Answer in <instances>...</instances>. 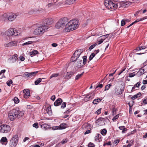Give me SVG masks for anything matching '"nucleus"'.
Returning <instances> with one entry per match:
<instances>
[{"instance_id": "obj_9", "label": "nucleus", "mask_w": 147, "mask_h": 147, "mask_svg": "<svg viewBox=\"0 0 147 147\" xmlns=\"http://www.w3.org/2000/svg\"><path fill=\"white\" fill-rule=\"evenodd\" d=\"M147 72V64L143 68L140 69L136 74L138 76H140L144 73Z\"/></svg>"}, {"instance_id": "obj_49", "label": "nucleus", "mask_w": 147, "mask_h": 147, "mask_svg": "<svg viewBox=\"0 0 147 147\" xmlns=\"http://www.w3.org/2000/svg\"><path fill=\"white\" fill-rule=\"evenodd\" d=\"M97 45V44L95 43L93 45H91L89 47V50L90 51L92 49L94 48Z\"/></svg>"}, {"instance_id": "obj_60", "label": "nucleus", "mask_w": 147, "mask_h": 147, "mask_svg": "<svg viewBox=\"0 0 147 147\" xmlns=\"http://www.w3.org/2000/svg\"><path fill=\"white\" fill-rule=\"evenodd\" d=\"M135 75L134 73H131L129 74V78H131L134 77Z\"/></svg>"}, {"instance_id": "obj_21", "label": "nucleus", "mask_w": 147, "mask_h": 147, "mask_svg": "<svg viewBox=\"0 0 147 147\" xmlns=\"http://www.w3.org/2000/svg\"><path fill=\"white\" fill-rule=\"evenodd\" d=\"M76 0H66L65 2V4L69 5L74 3Z\"/></svg>"}, {"instance_id": "obj_25", "label": "nucleus", "mask_w": 147, "mask_h": 147, "mask_svg": "<svg viewBox=\"0 0 147 147\" xmlns=\"http://www.w3.org/2000/svg\"><path fill=\"white\" fill-rule=\"evenodd\" d=\"M82 63V60L78 62L77 66L79 68L83 67L84 66V65H83Z\"/></svg>"}, {"instance_id": "obj_34", "label": "nucleus", "mask_w": 147, "mask_h": 147, "mask_svg": "<svg viewBox=\"0 0 147 147\" xmlns=\"http://www.w3.org/2000/svg\"><path fill=\"white\" fill-rule=\"evenodd\" d=\"M85 97H84V100L85 101H88L91 99L88 94L86 95H85Z\"/></svg>"}, {"instance_id": "obj_29", "label": "nucleus", "mask_w": 147, "mask_h": 147, "mask_svg": "<svg viewBox=\"0 0 147 147\" xmlns=\"http://www.w3.org/2000/svg\"><path fill=\"white\" fill-rule=\"evenodd\" d=\"M146 49V47L145 46H142L137 47L136 50V51H140L142 49Z\"/></svg>"}, {"instance_id": "obj_50", "label": "nucleus", "mask_w": 147, "mask_h": 147, "mask_svg": "<svg viewBox=\"0 0 147 147\" xmlns=\"http://www.w3.org/2000/svg\"><path fill=\"white\" fill-rule=\"evenodd\" d=\"M111 86V84H109L108 85H106L105 87V90L106 91L108 90L110 88Z\"/></svg>"}, {"instance_id": "obj_47", "label": "nucleus", "mask_w": 147, "mask_h": 147, "mask_svg": "<svg viewBox=\"0 0 147 147\" xmlns=\"http://www.w3.org/2000/svg\"><path fill=\"white\" fill-rule=\"evenodd\" d=\"M13 100L14 101L15 103L16 104L18 103L19 102V100L17 97H15Z\"/></svg>"}, {"instance_id": "obj_12", "label": "nucleus", "mask_w": 147, "mask_h": 147, "mask_svg": "<svg viewBox=\"0 0 147 147\" xmlns=\"http://www.w3.org/2000/svg\"><path fill=\"white\" fill-rule=\"evenodd\" d=\"M17 56V54H15L13 55L12 57L9 58L8 59L9 62L10 63H13L16 62L18 59Z\"/></svg>"}, {"instance_id": "obj_10", "label": "nucleus", "mask_w": 147, "mask_h": 147, "mask_svg": "<svg viewBox=\"0 0 147 147\" xmlns=\"http://www.w3.org/2000/svg\"><path fill=\"white\" fill-rule=\"evenodd\" d=\"M18 14L13 13H8V20L10 22L14 20L18 16Z\"/></svg>"}, {"instance_id": "obj_33", "label": "nucleus", "mask_w": 147, "mask_h": 147, "mask_svg": "<svg viewBox=\"0 0 147 147\" xmlns=\"http://www.w3.org/2000/svg\"><path fill=\"white\" fill-rule=\"evenodd\" d=\"M18 113L17 114V117L20 118L22 116L24 115V113L18 110Z\"/></svg>"}, {"instance_id": "obj_64", "label": "nucleus", "mask_w": 147, "mask_h": 147, "mask_svg": "<svg viewBox=\"0 0 147 147\" xmlns=\"http://www.w3.org/2000/svg\"><path fill=\"white\" fill-rule=\"evenodd\" d=\"M143 102L145 104H147V98H145L143 101Z\"/></svg>"}, {"instance_id": "obj_45", "label": "nucleus", "mask_w": 147, "mask_h": 147, "mask_svg": "<svg viewBox=\"0 0 147 147\" xmlns=\"http://www.w3.org/2000/svg\"><path fill=\"white\" fill-rule=\"evenodd\" d=\"M107 131L106 129H103L101 132V134L103 135H105L107 134Z\"/></svg>"}, {"instance_id": "obj_23", "label": "nucleus", "mask_w": 147, "mask_h": 147, "mask_svg": "<svg viewBox=\"0 0 147 147\" xmlns=\"http://www.w3.org/2000/svg\"><path fill=\"white\" fill-rule=\"evenodd\" d=\"M101 135L99 134H98L94 138L95 140L97 142H100L101 139Z\"/></svg>"}, {"instance_id": "obj_11", "label": "nucleus", "mask_w": 147, "mask_h": 147, "mask_svg": "<svg viewBox=\"0 0 147 147\" xmlns=\"http://www.w3.org/2000/svg\"><path fill=\"white\" fill-rule=\"evenodd\" d=\"M38 72V71H37L33 72L30 73L28 72H26L24 73V77H27L30 78L32 76H35Z\"/></svg>"}, {"instance_id": "obj_2", "label": "nucleus", "mask_w": 147, "mask_h": 147, "mask_svg": "<svg viewBox=\"0 0 147 147\" xmlns=\"http://www.w3.org/2000/svg\"><path fill=\"white\" fill-rule=\"evenodd\" d=\"M104 3L106 7L111 11L114 10L117 7V4L114 3L110 0H105Z\"/></svg>"}, {"instance_id": "obj_54", "label": "nucleus", "mask_w": 147, "mask_h": 147, "mask_svg": "<svg viewBox=\"0 0 147 147\" xmlns=\"http://www.w3.org/2000/svg\"><path fill=\"white\" fill-rule=\"evenodd\" d=\"M141 84V82H137L136 84H135L134 85V86L137 87V88H138L140 86V85Z\"/></svg>"}, {"instance_id": "obj_31", "label": "nucleus", "mask_w": 147, "mask_h": 147, "mask_svg": "<svg viewBox=\"0 0 147 147\" xmlns=\"http://www.w3.org/2000/svg\"><path fill=\"white\" fill-rule=\"evenodd\" d=\"M10 42L11 46H16L17 45L18 42L16 41H13Z\"/></svg>"}, {"instance_id": "obj_51", "label": "nucleus", "mask_w": 147, "mask_h": 147, "mask_svg": "<svg viewBox=\"0 0 147 147\" xmlns=\"http://www.w3.org/2000/svg\"><path fill=\"white\" fill-rule=\"evenodd\" d=\"M12 80H11L8 81L6 82V84H7V85L8 86H10L11 84H12Z\"/></svg>"}, {"instance_id": "obj_43", "label": "nucleus", "mask_w": 147, "mask_h": 147, "mask_svg": "<svg viewBox=\"0 0 147 147\" xmlns=\"http://www.w3.org/2000/svg\"><path fill=\"white\" fill-rule=\"evenodd\" d=\"M59 75V74L55 73L52 74L50 77V79H51L52 78L54 77L55 78L58 76Z\"/></svg>"}, {"instance_id": "obj_30", "label": "nucleus", "mask_w": 147, "mask_h": 147, "mask_svg": "<svg viewBox=\"0 0 147 147\" xmlns=\"http://www.w3.org/2000/svg\"><path fill=\"white\" fill-rule=\"evenodd\" d=\"M83 61H82V64L83 65H85L86 64L87 61V56H84L83 57Z\"/></svg>"}, {"instance_id": "obj_7", "label": "nucleus", "mask_w": 147, "mask_h": 147, "mask_svg": "<svg viewBox=\"0 0 147 147\" xmlns=\"http://www.w3.org/2000/svg\"><path fill=\"white\" fill-rule=\"evenodd\" d=\"M11 130L10 126L8 125L3 124L0 126V131L2 133H7Z\"/></svg>"}, {"instance_id": "obj_28", "label": "nucleus", "mask_w": 147, "mask_h": 147, "mask_svg": "<svg viewBox=\"0 0 147 147\" xmlns=\"http://www.w3.org/2000/svg\"><path fill=\"white\" fill-rule=\"evenodd\" d=\"M46 111L47 113L49 115H51L52 112L51 110V108L50 106L48 107L46 109Z\"/></svg>"}, {"instance_id": "obj_41", "label": "nucleus", "mask_w": 147, "mask_h": 147, "mask_svg": "<svg viewBox=\"0 0 147 147\" xmlns=\"http://www.w3.org/2000/svg\"><path fill=\"white\" fill-rule=\"evenodd\" d=\"M2 17L3 19L4 20L7 18L8 20V13H5L3 14Z\"/></svg>"}, {"instance_id": "obj_8", "label": "nucleus", "mask_w": 147, "mask_h": 147, "mask_svg": "<svg viewBox=\"0 0 147 147\" xmlns=\"http://www.w3.org/2000/svg\"><path fill=\"white\" fill-rule=\"evenodd\" d=\"M54 22V20L52 18H48L43 21L42 25L43 27L47 26L48 29L49 28V26Z\"/></svg>"}, {"instance_id": "obj_32", "label": "nucleus", "mask_w": 147, "mask_h": 147, "mask_svg": "<svg viewBox=\"0 0 147 147\" xmlns=\"http://www.w3.org/2000/svg\"><path fill=\"white\" fill-rule=\"evenodd\" d=\"M78 58L76 56L74 55V54L72 56L71 58V61L72 62L76 61L77 60Z\"/></svg>"}, {"instance_id": "obj_56", "label": "nucleus", "mask_w": 147, "mask_h": 147, "mask_svg": "<svg viewBox=\"0 0 147 147\" xmlns=\"http://www.w3.org/2000/svg\"><path fill=\"white\" fill-rule=\"evenodd\" d=\"M66 103L65 102H63L62 103L61 106V108L63 109L65 108L66 106Z\"/></svg>"}, {"instance_id": "obj_48", "label": "nucleus", "mask_w": 147, "mask_h": 147, "mask_svg": "<svg viewBox=\"0 0 147 147\" xmlns=\"http://www.w3.org/2000/svg\"><path fill=\"white\" fill-rule=\"evenodd\" d=\"M95 53H92L90 55L89 57V59L90 61H91V60H92L93 58L95 56Z\"/></svg>"}, {"instance_id": "obj_44", "label": "nucleus", "mask_w": 147, "mask_h": 147, "mask_svg": "<svg viewBox=\"0 0 147 147\" xmlns=\"http://www.w3.org/2000/svg\"><path fill=\"white\" fill-rule=\"evenodd\" d=\"M42 80L41 78H38L36 81L35 82V84L36 85H38L40 83Z\"/></svg>"}, {"instance_id": "obj_52", "label": "nucleus", "mask_w": 147, "mask_h": 147, "mask_svg": "<svg viewBox=\"0 0 147 147\" xmlns=\"http://www.w3.org/2000/svg\"><path fill=\"white\" fill-rule=\"evenodd\" d=\"M103 119L102 118H99L96 121V123H98V124H100V122H101V121H102Z\"/></svg>"}, {"instance_id": "obj_22", "label": "nucleus", "mask_w": 147, "mask_h": 147, "mask_svg": "<svg viewBox=\"0 0 147 147\" xmlns=\"http://www.w3.org/2000/svg\"><path fill=\"white\" fill-rule=\"evenodd\" d=\"M57 0H55L53 2L49 3L48 4V6L49 7H51L53 6H55L57 5L56 3Z\"/></svg>"}, {"instance_id": "obj_58", "label": "nucleus", "mask_w": 147, "mask_h": 147, "mask_svg": "<svg viewBox=\"0 0 147 147\" xmlns=\"http://www.w3.org/2000/svg\"><path fill=\"white\" fill-rule=\"evenodd\" d=\"M119 117V114L116 115L112 119V120L113 121H115L116 119H117Z\"/></svg>"}, {"instance_id": "obj_27", "label": "nucleus", "mask_w": 147, "mask_h": 147, "mask_svg": "<svg viewBox=\"0 0 147 147\" xmlns=\"http://www.w3.org/2000/svg\"><path fill=\"white\" fill-rule=\"evenodd\" d=\"M102 100V99L100 98L95 99L93 100L92 103L94 105L97 104L99 102H100Z\"/></svg>"}, {"instance_id": "obj_5", "label": "nucleus", "mask_w": 147, "mask_h": 147, "mask_svg": "<svg viewBox=\"0 0 147 147\" xmlns=\"http://www.w3.org/2000/svg\"><path fill=\"white\" fill-rule=\"evenodd\" d=\"M19 140L18 136L17 135H13L11 139L9 147H15L17 145Z\"/></svg>"}, {"instance_id": "obj_55", "label": "nucleus", "mask_w": 147, "mask_h": 147, "mask_svg": "<svg viewBox=\"0 0 147 147\" xmlns=\"http://www.w3.org/2000/svg\"><path fill=\"white\" fill-rule=\"evenodd\" d=\"M33 126L36 128L38 127V124L37 123H35L33 125Z\"/></svg>"}, {"instance_id": "obj_15", "label": "nucleus", "mask_w": 147, "mask_h": 147, "mask_svg": "<svg viewBox=\"0 0 147 147\" xmlns=\"http://www.w3.org/2000/svg\"><path fill=\"white\" fill-rule=\"evenodd\" d=\"M83 49H79L76 50L74 53V55L76 56L78 58L79 57L81 54L83 52Z\"/></svg>"}, {"instance_id": "obj_37", "label": "nucleus", "mask_w": 147, "mask_h": 147, "mask_svg": "<svg viewBox=\"0 0 147 147\" xmlns=\"http://www.w3.org/2000/svg\"><path fill=\"white\" fill-rule=\"evenodd\" d=\"M91 99H92L95 95V93L94 92L89 93L88 94Z\"/></svg>"}, {"instance_id": "obj_6", "label": "nucleus", "mask_w": 147, "mask_h": 147, "mask_svg": "<svg viewBox=\"0 0 147 147\" xmlns=\"http://www.w3.org/2000/svg\"><path fill=\"white\" fill-rule=\"evenodd\" d=\"M18 110L13 109L10 111L8 114L9 119L11 121H13L17 117Z\"/></svg>"}, {"instance_id": "obj_16", "label": "nucleus", "mask_w": 147, "mask_h": 147, "mask_svg": "<svg viewBox=\"0 0 147 147\" xmlns=\"http://www.w3.org/2000/svg\"><path fill=\"white\" fill-rule=\"evenodd\" d=\"M62 102V100L60 98L57 100L54 103V105L55 106H58L61 104Z\"/></svg>"}, {"instance_id": "obj_36", "label": "nucleus", "mask_w": 147, "mask_h": 147, "mask_svg": "<svg viewBox=\"0 0 147 147\" xmlns=\"http://www.w3.org/2000/svg\"><path fill=\"white\" fill-rule=\"evenodd\" d=\"M109 35V34H106V35L101 36L99 37V38L100 39H101L103 41L106 38L108 37Z\"/></svg>"}, {"instance_id": "obj_14", "label": "nucleus", "mask_w": 147, "mask_h": 147, "mask_svg": "<svg viewBox=\"0 0 147 147\" xmlns=\"http://www.w3.org/2000/svg\"><path fill=\"white\" fill-rule=\"evenodd\" d=\"M24 96L25 98H28L30 95V91L28 89H25L23 90Z\"/></svg>"}, {"instance_id": "obj_35", "label": "nucleus", "mask_w": 147, "mask_h": 147, "mask_svg": "<svg viewBox=\"0 0 147 147\" xmlns=\"http://www.w3.org/2000/svg\"><path fill=\"white\" fill-rule=\"evenodd\" d=\"M119 128L120 130H122V133H123L125 131H126L127 130L126 128H125V126H119Z\"/></svg>"}, {"instance_id": "obj_1", "label": "nucleus", "mask_w": 147, "mask_h": 147, "mask_svg": "<svg viewBox=\"0 0 147 147\" xmlns=\"http://www.w3.org/2000/svg\"><path fill=\"white\" fill-rule=\"evenodd\" d=\"M79 24L78 21L76 20H71L67 23L63 31L66 32L75 30L78 28Z\"/></svg>"}, {"instance_id": "obj_13", "label": "nucleus", "mask_w": 147, "mask_h": 147, "mask_svg": "<svg viewBox=\"0 0 147 147\" xmlns=\"http://www.w3.org/2000/svg\"><path fill=\"white\" fill-rule=\"evenodd\" d=\"M14 30V28H10L7 30L5 32V35L9 36H10L13 35V33Z\"/></svg>"}, {"instance_id": "obj_61", "label": "nucleus", "mask_w": 147, "mask_h": 147, "mask_svg": "<svg viewBox=\"0 0 147 147\" xmlns=\"http://www.w3.org/2000/svg\"><path fill=\"white\" fill-rule=\"evenodd\" d=\"M67 142V139H65L63 140L61 142V143L62 144H63L66 143Z\"/></svg>"}, {"instance_id": "obj_40", "label": "nucleus", "mask_w": 147, "mask_h": 147, "mask_svg": "<svg viewBox=\"0 0 147 147\" xmlns=\"http://www.w3.org/2000/svg\"><path fill=\"white\" fill-rule=\"evenodd\" d=\"M48 125L45 123L41 125V127L42 129H43L45 130L47 129L48 128Z\"/></svg>"}, {"instance_id": "obj_42", "label": "nucleus", "mask_w": 147, "mask_h": 147, "mask_svg": "<svg viewBox=\"0 0 147 147\" xmlns=\"http://www.w3.org/2000/svg\"><path fill=\"white\" fill-rule=\"evenodd\" d=\"M32 43V41H29L27 42L24 43L22 44V46H24L25 45H28L30 44H31Z\"/></svg>"}, {"instance_id": "obj_19", "label": "nucleus", "mask_w": 147, "mask_h": 147, "mask_svg": "<svg viewBox=\"0 0 147 147\" xmlns=\"http://www.w3.org/2000/svg\"><path fill=\"white\" fill-rule=\"evenodd\" d=\"M13 32V36H18L20 34L21 31L20 30H17L14 28Z\"/></svg>"}, {"instance_id": "obj_38", "label": "nucleus", "mask_w": 147, "mask_h": 147, "mask_svg": "<svg viewBox=\"0 0 147 147\" xmlns=\"http://www.w3.org/2000/svg\"><path fill=\"white\" fill-rule=\"evenodd\" d=\"M7 139L5 137H3L1 139L0 142L2 144H3V143L5 142H7Z\"/></svg>"}, {"instance_id": "obj_18", "label": "nucleus", "mask_w": 147, "mask_h": 147, "mask_svg": "<svg viewBox=\"0 0 147 147\" xmlns=\"http://www.w3.org/2000/svg\"><path fill=\"white\" fill-rule=\"evenodd\" d=\"M146 19V18H145V17H144V18H140V19H137L134 22H132L127 27V28H129L130 26H131L132 25H133L135 23H137V22H139L140 21H142L143 20H144V19Z\"/></svg>"}, {"instance_id": "obj_63", "label": "nucleus", "mask_w": 147, "mask_h": 147, "mask_svg": "<svg viewBox=\"0 0 147 147\" xmlns=\"http://www.w3.org/2000/svg\"><path fill=\"white\" fill-rule=\"evenodd\" d=\"M4 46L5 47H9L11 46L10 42L8 43L7 44H4Z\"/></svg>"}, {"instance_id": "obj_26", "label": "nucleus", "mask_w": 147, "mask_h": 147, "mask_svg": "<svg viewBox=\"0 0 147 147\" xmlns=\"http://www.w3.org/2000/svg\"><path fill=\"white\" fill-rule=\"evenodd\" d=\"M64 123H63L60 124L59 126L60 129H62L65 128L67 126Z\"/></svg>"}, {"instance_id": "obj_57", "label": "nucleus", "mask_w": 147, "mask_h": 147, "mask_svg": "<svg viewBox=\"0 0 147 147\" xmlns=\"http://www.w3.org/2000/svg\"><path fill=\"white\" fill-rule=\"evenodd\" d=\"M126 24V22L124 19H123L121 22V26H123Z\"/></svg>"}, {"instance_id": "obj_59", "label": "nucleus", "mask_w": 147, "mask_h": 147, "mask_svg": "<svg viewBox=\"0 0 147 147\" xmlns=\"http://www.w3.org/2000/svg\"><path fill=\"white\" fill-rule=\"evenodd\" d=\"M88 146V147H94V145L92 143L90 142L89 143Z\"/></svg>"}, {"instance_id": "obj_3", "label": "nucleus", "mask_w": 147, "mask_h": 147, "mask_svg": "<svg viewBox=\"0 0 147 147\" xmlns=\"http://www.w3.org/2000/svg\"><path fill=\"white\" fill-rule=\"evenodd\" d=\"M67 22V18H64L59 20L57 22L55 25V27L57 29L61 28H64L65 27L66 25Z\"/></svg>"}, {"instance_id": "obj_39", "label": "nucleus", "mask_w": 147, "mask_h": 147, "mask_svg": "<svg viewBox=\"0 0 147 147\" xmlns=\"http://www.w3.org/2000/svg\"><path fill=\"white\" fill-rule=\"evenodd\" d=\"M115 91L116 94L117 95H119L122 93V92L120 90H119L118 89H117V88H116L115 89Z\"/></svg>"}, {"instance_id": "obj_17", "label": "nucleus", "mask_w": 147, "mask_h": 147, "mask_svg": "<svg viewBox=\"0 0 147 147\" xmlns=\"http://www.w3.org/2000/svg\"><path fill=\"white\" fill-rule=\"evenodd\" d=\"M74 73L73 72H68L66 74L65 76V77L64 78L68 79L70 78L72 76L74 75Z\"/></svg>"}, {"instance_id": "obj_24", "label": "nucleus", "mask_w": 147, "mask_h": 147, "mask_svg": "<svg viewBox=\"0 0 147 147\" xmlns=\"http://www.w3.org/2000/svg\"><path fill=\"white\" fill-rule=\"evenodd\" d=\"M83 126L87 129H91L92 127L91 125L89 123H85L83 125Z\"/></svg>"}, {"instance_id": "obj_46", "label": "nucleus", "mask_w": 147, "mask_h": 147, "mask_svg": "<svg viewBox=\"0 0 147 147\" xmlns=\"http://www.w3.org/2000/svg\"><path fill=\"white\" fill-rule=\"evenodd\" d=\"M84 73V72L80 74H78L75 77V80H78L83 75Z\"/></svg>"}, {"instance_id": "obj_4", "label": "nucleus", "mask_w": 147, "mask_h": 147, "mask_svg": "<svg viewBox=\"0 0 147 147\" xmlns=\"http://www.w3.org/2000/svg\"><path fill=\"white\" fill-rule=\"evenodd\" d=\"M47 29V26L44 27L42 25V26L38 27L34 29L33 32V34L36 35L41 34H43Z\"/></svg>"}, {"instance_id": "obj_20", "label": "nucleus", "mask_w": 147, "mask_h": 147, "mask_svg": "<svg viewBox=\"0 0 147 147\" xmlns=\"http://www.w3.org/2000/svg\"><path fill=\"white\" fill-rule=\"evenodd\" d=\"M38 53V52L36 50H34L30 52L29 53V55L31 56L32 57L34 56H35L36 54Z\"/></svg>"}, {"instance_id": "obj_53", "label": "nucleus", "mask_w": 147, "mask_h": 147, "mask_svg": "<svg viewBox=\"0 0 147 147\" xmlns=\"http://www.w3.org/2000/svg\"><path fill=\"white\" fill-rule=\"evenodd\" d=\"M52 129L53 130H58L59 129V126H55L52 127Z\"/></svg>"}, {"instance_id": "obj_62", "label": "nucleus", "mask_w": 147, "mask_h": 147, "mask_svg": "<svg viewBox=\"0 0 147 147\" xmlns=\"http://www.w3.org/2000/svg\"><path fill=\"white\" fill-rule=\"evenodd\" d=\"M119 142V140H115L113 142V144H118Z\"/></svg>"}]
</instances>
